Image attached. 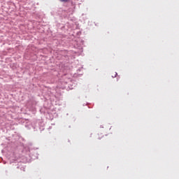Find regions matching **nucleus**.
Instances as JSON below:
<instances>
[{
  "label": "nucleus",
  "instance_id": "obj_1",
  "mask_svg": "<svg viewBox=\"0 0 179 179\" xmlns=\"http://www.w3.org/2000/svg\"><path fill=\"white\" fill-rule=\"evenodd\" d=\"M61 2H68L69 0H60Z\"/></svg>",
  "mask_w": 179,
  "mask_h": 179
},
{
  "label": "nucleus",
  "instance_id": "obj_2",
  "mask_svg": "<svg viewBox=\"0 0 179 179\" xmlns=\"http://www.w3.org/2000/svg\"><path fill=\"white\" fill-rule=\"evenodd\" d=\"M117 76V73H115V75L113 76V78H115Z\"/></svg>",
  "mask_w": 179,
  "mask_h": 179
}]
</instances>
